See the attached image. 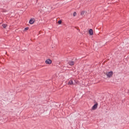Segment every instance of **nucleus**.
Wrapping results in <instances>:
<instances>
[{
	"instance_id": "obj_1",
	"label": "nucleus",
	"mask_w": 129,
	"mask_h": 129,
	"mask_svg": "<svg viewBox=\"0 0 129 129\" xmlns=\"http://www.w3.org/2000/svg\"><path fill=\"white\" fill-rule=\"evenodd\" d=\"M108 78H110L112 77V75H113V72L110 71L109 72H106L105 73Z\"/></svg>"
},
{
	"instance_id": "obj_2",
	"label": "nucleus",
	"mask_w": 129,
	"mask_h": 129,
	"mask_svg": "<svg viewBox=\"0 0 129 129\" xmlns=\"http://www.w3.org/2000/svg\"><path fill=\"white\" fill-rule=\"evenodd\" d=\"M76 59H73L72 60L70 61L69 62V65H74L75 64H76Z\"/></svg>"
},
{
	"instance_id": "obj_3",
	"label": "nucleus",
	"mask_w": 129,
	"mask_h": 129,
	"mask_svg": "<svg viewBox=\"0 0 129 129\" xmlns=\"http://www.w3.org/2000/svg\"><path fill=\"white\" fill-rule=\"evenodd\" d=\"M35 22H36V20H35L34 18H32L29 20V23L30 24V25H33Z\"/></svg>"
},
{
	"instance_id": "obj_4",
	"label": "nucleus",
	"mask_w": 129,
	"mask_h": 129,
	"mask_svg": "<svg viewBox=\"0 0 129 129\" xmlns=\"http://www.w3.org/2000/svg\"><path fill=\"white\" fill-rule=\"evenodd\" d=\"M97 105H98V103H96L94 105V106L92 107V110H95V109H96V108H97Z\"/></svg>"
},
{
	"instance_id": "obj_5",
	"label": "nucleus",
	"mask_w": 129,
	"mask_h": 129,
	"mask_svg": "<svg viewBox=\"0 0 129 129\" xmlns=\"http://www.w3.org/2000/svg\"><path fill=\"white\" fill-rule=\"evenodd\" d=\"M46 64H50L51 63H52V60L50 59H47L46 60H45Z\"/></svg>"
},
{
	"instance_id": "obj_6",
	"label": "nucleus",
	"mask_w": 129,
	"mask_h": 129,
	"mask_svg": "<svg viewBox=\"0 0 129 129\" xmlns=\"http://www.w3.org/2000/svg\"><path fill=\"white\" fill-rule=\"evenodd\" d=\"M89 35H90L91 36L93 35V30L92 29H90L89 30Z\"/></svg>"
},
{
	"instance_id": "obj_7",
	"label": "nucleus",
	"mask_w": 129,
	"mask_h": 129,
	"mask_svg": "<svg viewBox=\"0 0 129 129\" xmlns=\"http://www.w3.org/2000/svg\"><path fill=\"white\" fill-rule=\"evenodd\" d=\"M68 85H73V81L70 80L68 82Z\"/></svg>"
},
{
	"instance_id": "obj_8",
	"label": "nucleus",
	"mask_w": 129,
	"mask_h": 129,
	"mask_svg": "<svg viewBox=\"0 0 129 129\" xmlns=\"http://www.w3.org/2000/svg\"><path fill=\"white\" fill-rule=\"evenodd\" d=\"M2 27H3L4 29H6V28H7V27H8V25H7V24H3V25H2Z\"/></svg>"
},
{
	"instance_id": "obj_9",
	"label": "nucleus",
	"mask_w": 129,
	"mask_h": 129,
	"mask_svg": "<svg viewBox=\"0 0 129 129\" xmlns=\"http://www.w3.org/2000/svg\"><path fill=\"white\" fill-rule=\"evenodd\" d=\"M85 14V11H82L81 13V16H83Z\"/></svg>"
},
{
	"instance_id": "obj_10",
	"label": "nucleus",
	"mask_w": 129,
	"mask_h": 129,
	"mask_svg": "<svg viewBox=\"0 0 129 129\" xmlns=\"http://www.w3.org/2000/svg\"><path fill=\"white\" fill-rule=\"evenodd\" d=\"M57 23H58V25H61V24H62V21L59 20V21H58Z\"/></svg>"
},
{
	"instance_id": "obj_11",
	"label": "nucleus",
	"mask_w": 129,
	"mask_h": 129,
	"mask_svg": "<svg viewBox=\"0 0 129 129\" xmlns=\"http://www.w3.org/2000/svg\"><path fill=\"white\" fill-rule=\"evenodd\" d=\"M76 15H77V13H76V12H74V14H73L74 17H76Z\"/></svg>"
},
{
	"instance_id": "obj_12",
	"label": "nucleus",
	"mask_w": 129,
	"mask_h": 129,
	"mask_svg": "<svg viewBox=\"0 0 129 129\" xmlns=\"http://www.w3.org/2000/svg\"><path fill=\"white\" fill-rule=\"evenodd\" d=\"M25 31H27V30H29V27H26L25 28Z\"/></svg>"
},
{
	"instance_id": "obj_13",
	"label": "nucleus",
	"mask_w": 129,
	"mask_h": 129,
	"mask_svg": "<svg viewBox=\"0 0 129 129\" xmlns=\"http://www.w3.org/2000/svg\"><path fill=\"white\" fill-rule=\"evenodd\" d=\"M57 64H58L59 65H60V64H61V62H60L58 61V62H57Z\"/></svg>"
},
{
	"instance_id": "obj_14",
	"label": "nucleus",
	"mask_w": 129,
	"mask_h": 129,
	"mask_svg": "<svg viewBox=\"0 0 129 129\" xmlns=\"http://www.w3.org/2000/svg\"><path fill=\"white\" fill-rule=\"evenodd\" d=\"M126 64H128V63H126Z\"/></svg>"
}]
</instances>
